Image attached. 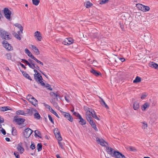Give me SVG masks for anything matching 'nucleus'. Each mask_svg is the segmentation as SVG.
Masks as SVG:
<instances>
[{
    "label": "nucleus",
    "mask_w": 158,
    "mask_h": 158,
    "mask_svg": "<svg viewBox=\"0 0 158 158\" xmlns=\"http://www.w3.org/2000/svg\"><path fill=\"white\" fill-rule=\"evenodd\" d=\"M28 61L29 62V64H30L31 65V66H29V67L32 69H35V64L34 63V61L33 60H32L29 59H28Z\"/></svg>",
    "instance_id": "obj_19"
},
{
    "label": "nucleus",
    "mask_w": 158,
    "mask_h": 158,
    "mask_svg": "<svg viewBox=\"0 0 158 158\" xmlns=\"http://www.w3.org/2000/svg\"><path fill=\"white\" fill-rule=\"evenodd\" d=\"M33 97L31 95H28L27 97V98L30 102Z\"/></svg>",
    "instance_id": "obj_47"
},
{
    "label": "nucleus",
    "mask_w": 158,
    "mask_h": 158,
    "mask_svg": "<svg viewBox=\"0 0 158 158\" xmlns=\"http://www.w3.org/2000/svg\"><path fill=\"white\" fill-rule=\"evenodd\" d=\"M33 60L35 61L38 63L40 64L41 65H43L44 64L43 63L38 60L37 59H36L35 57Z\"/></svg>",
    "instance_id": "obj_50"
},
{
    "label": "nucleus",
    "mask_w": 158,
    "mask_h": 158,
    "mask_svg": "<svg viewBox=\"0 0 158 158\" xmlns=\"http://www.w3.org/2000/svg\"><path fill=\"white\" fill-rule=\"evenodd\" d=\"M129 151L131 152H136L137 151L136 149L134 147L132 146H129Z\"/></svg>",
    "instance_id": "obj_41"
},
{
    "label": "nucleus",
    "mask_w": 158,
    "mask_h": 158,
    "mask_svg": "<svg viewBox=\"0 0 158 158\" xmlns=\"http://www.w3.org/2000/svg\"><path fill=\"white\" fill-rule=\"evenodd\" d=\"M37 149L38 152H40L42 150V145L41 143H38L37 146Z\"/></svg>",
    "instance_id": "obj_40"
},
{
    "label": "nucleus",
    "mask_w": 158,
    "mask_h": 158,
    "mask_svg": "<svg viewBox=\"0 0 158 158\" xmlns=\"http://www.w3.org/2000/svg\"><path fill=\"white\" fill-rule=\"evenodd\" d=\"M101 104L103 106H104L105 108H106L107 109H108L109 108V107L106 104L105 101L103 100L102 99H101V101L100 102Z\"/></svg>",
    "instance_id": "obj_30"
},
{
    "label": "nucleus",
    "mask_w": 158,
    "mask_h": 158,
    "mask_svg": "<svg viewBox=\"0 0 158 158\" xmlns=\"http://www.w3.org/2000/svg\"><path fill=\"white\" fill-rule=\"evenodd\" d=\"M14 155L16 158H20V156L19 155V153L18 152H14Z\"/></svg>",
    "instance_id": "obj_57"
},
{
    "label": "nucleus",
    "mask_w": 158,
    "mask_h": 158,
    "mask_svg": "<svg viewBox=\"0 0 158 158\" xmlns=\"http://www.w3.org/2000/svg\"><path fill=\"white\" fill-rule=\"evenodd\" d=\"M60 111L67 120L70 122H72L73 121V118L72 116L69 113L61 110Z\"/></svg>",
    "instance_id": "obj_4"
},
{
    "label": "nucleus",
    "mask_w": 158,
    "mask_h": 158,
    "mask_svg": "<svg viewBox=\"0 0 158 158\" xmlns=\"http://www.w3.org/2000/svg\"><path fill=\"white\" fill-rule=\"evenodd\" d=\"M150 9V8L149 6L143 5L142 11L144 12H146L149 11Z\"/></svg>",
    "instance_id": "obj_34"
},
{
    "label": "nucleus",
    "mask_w": 158,
    "mask_h": 158,
    "mask_svg": "<svg viewBox=\"0 0 158 158\" xmlns=\"http://www.w3.org/2000/svg\"><path fill=\"white\" fill-rule=\"evenodd\" d=\"M22 60L25 62L27 65H28V66H31L29 62H28L27 60L24 59H22Z\"/></svg>",
    "instance_id": "obj_56"
},
{
    "label": "nucleus",
    "mask_w": 158,
    "mask_h": 158,
    "mask_svg": "<svg viewBox=\"0 0 158 158\" xmlns=\"http://www.w3.org/2000/svg\"><path fill=\"white\" fill-rule=\"evenodd\" d=\"M43 104L45 107L47 109H48L50 110L52 108L49 105L45 104V103H43Z\"/></svg>",
    "instance_id": "obj_52"
},
{
    "label": "nucleus",
    "mask_w": 158,
    "mask_h": 158,
    "mask_svg": "<svg viewBox=\"0 0 158 158\" xmlns=\"http://www.w3.org/2000/svg\"><path fill=\"white\" fill-rule=\"evenodd\" d=\"M79 118L80 120L79 123L81 125L83 126L86 124V122L85 120L83 119L81 116Z\"/></svg>",
    "instance_id": "obj_22"
},
{
    "label": "nucleus",
    "mask_w": 158,
    "mask_h": 158,
    "mask_svg": "<svg viewBox=\"0 0 158 158\" xmlns=\"http://www.w3.org/2000/svg\"><path fill=\"white\" fill-rule=\"evenodd\" d=\"M58 143L59 146L62 149H64V148L63 147V145H62V143L60 141H58Z\"/></svg>",
    "instance_id": "obj_61"
},
{
    "label": "nucleus",
    "mask_w": 158,
    "mask_h": 158,
    "mask_svg": "<svg viewBox=\"0 0 158 158\" xmlns=\"http://www.w3.org/2000/svg\"><path fill=\"white\" fill-rule=\"evenodd\" d=\"M149 106L148 103L147 102L145 103L144 104L141 106V109L143 111L145 110Z\"/></svg>",
    "instance_id": "obj_32"
},
{
    "label": "nucleus",
    "mask_w": 158,
    "mask_h": 158,
    "mask_svg": "<svg viewBox=\"0 0 158 158\" xmlns=\"http://www.w3.org/2000/svg\"><path fill=\"white\" fill-rule=\"evenodd\" d=\"M13 34L17 39L19 40H21V38L20 36V35H19V34H17V33L16 32H14Z\"/></svg>",
    "instance_id": "obj_35"
},
{
    "label": "nucleus",
    "mask_w": 158,
    "mask_h": 158,
    "mask_svg": "<svg viewBox=\"0 0 158 158\" xmlns=\"http://www.w3.org/2000/svg\"><path fill=\"white\" fill-rule=\"evenodd\" d=\"M73 40L71 38H67L63 42V44L65 45H70L73 43Z\"/></svg>",
    "instance_id": "obj_9"
},
{
    "label": "nucleus",
    "mask_w": 158,
    "mask_h": 158,
    "mask_svg": "<svg viewBox=\"0 0 158 158\" xmlns=\"http://www.w3.org/2000/svg\"><path fill=\"white\" fill-rule=\"evenodd\" d=\"M136 7L137 8H138V9L139 10H140L142 11L143 7V5L142 4H139V3L137 4H136Z\"/></svg>",
    "instance_id": "obj_39"
},
{
    "label": "nucleus",
    "mask_w": 158,
    "mask_h": 158,
    "mask_svg": "<svg viewBox=\"0 0 158 158\" xmlns=\"http://www.w3.org/2000/svg\"><path fill=\"white\" fill-rule=\"evenodd\" d=\"M86 117L88 122L93 120L90 113H86Z\"/></svg>",
    "instance_id": "obj_26"
},
{
    "label": "nucleus",
    "mask_w": 158,
    "mask_h": 158,
    "mask_svg": "<svg viewBox=\"0 0 158 158\" xmlns=\"http://www.w3.org/2000/svg\"><path fill=\"white\" fill-rule=\"evenodd\" d=\"M55 135L56 138L59 141H61L62 140V138L60 135V133H57Z\"/></svg>",
    "instance_id": "obj_33"
},
{
    "label": "nucleus",
    "mask_w": 158,
    "mask_h": 158,
    "mask_svg": "<svg viewBox=\"0 0 158 158\" xmlns=\"http://www.w3.org/2000/svg\"><path fill=\"white\" fill-rule=\"evenodd\" d=\"M22 73L23 75L26 78H27L28 79L31 81L32 79L30 76L26 73V72H22Z\"/></svg>",
    "instance_id": "obj_27"
},
{
    "label": "nucleus",
    "mask_w": 158,
    "mask_h": 158,
    "mask_svg": "<svg viewBox=\"0 0 158 158\" xmlns=\"http://www.w3.org/2000/svg\"><path fill=\"white\" fill-rule=\"evenodd\" d=\"M141 81V78L140 77L137 76L135 79L133 81V82L134 83H137Z\"/></svg>",
    "instance_id": "obj_29"
},
{
    "label": "nucleus",
    "mask_w": 158,
    "mask_h": 158,
    "mask_svg": "<svg viewBox=\"0 0 158 158\" xmlns=\"http://www.w3.org/2000/svg\"><path fill=\"white\" fill-rule=\"evenodd\" d=\"M71 111L73 113V114L75 116L77 117H78V118H79L81 116V115L78 113L74 111V110H72Z\"/></svg>",
    "instance_id": "obj_38"
},
{
    "label": "nucleus",
    "mask_w": 158,
    "mask_h": 158,
    "mask_svg": "<svg viewBox=\"0 0 158 158\" xmlns=\"http://www.w3.org/2000/svg\"><path fill=\"white\" fill-rule=\"evenodd\" d=\"M35 135H36L40 138H41V137L40 136V135H41L40 133L38 130H36L35 131Z\"/></svg>",
    "instance_id": "obj_46"
},
{
    "label": "nucleus",
    "mask_w": 158,
    "mask_h": 158,
    "mask_svg": "<svg viewBox=\"0 0 158 158\" xmlns=\"http://www.w3.org/2000/svg\"><path fill=\"white\" fill-rule=\"evenodd\" d=\"M106 150L108 153L113 156L114 154V152L115 151L112 148L110 147H107Z\"/></svg>",
    "instance_id": "obj_13"
},
{
    "label": "nucleus",
    "mask_w": 158,
    "mask_h": 158,
    "mask_svg": "<svg viewBox=\"0 0 158 158\" xmlns=\"http://www.w3.org/2000/svg\"><path fill=\"white\" fill-rule=\"evenodd\" d=\"M14 25L19 29L22 34L23 33V27L20 24L17 23L15 24Z\"/></svg>",
    "instance_id": "obj_24"
},
{
    "label": "nucleus",
    "mask_w": 158,
    "mask_h": 158,
    "mask_svg": "<svg viewBox=\"0 0 158 158\" xmlns=\"http://www.w3.org/2000/svg\"><path fill=\"white\" fill-rule=\"evenodd\" d=\"M34 113H35L34 114V118L37 119H40L41 117L38 112L36 110V111H35Z\"/></svg>",
    "instance_id": "obj_25"
},
{
    "label": "nucleus",
    "mask_w": 158,
    "mask_h": 158,
    "mask_svg": "<svg viewBox=\"0 0 158 158\" xmlns=\"http://www.w3.org/2000/svg\"><path fill=\"white\" fill-rule=\"evenodd\" d=\"M35 144L34 143H32V142L31 143V144L30 146V148L32 149L33 150L35 149Z\"/></svg>",
    "instance_id": "obj_55"
},
{
    "label": "nucleus",
    "mask_w": 158,
    "mask_h": 158,
    "mask_svg": "<svg viewBox=\"0 0 158 158\" xmlns=\"http://www.w3.org/2000/svg\"><path fill=\"white\" fill-rule=\"evenodd\" d=\"M36 110L33 108H30V109H27V114H28L29 115H31L35 111H36Z\"/></svg>",
    "instance_id": "obj_15"
},
{
    "label": "nucleus",
    "mask_w": 158,
    "mask_h": 158,
    "mask_svg": "<svg viewBox=\"0 0 158 158\" xmlns=\"http://www.w3.org/2000/svg\"><path fill=\"white\" fill-rule=\"evenodd\" d=\"M139 107V103L137 101H135L133 103V107L135 110H138Z\"/></svg>",
    "instance_id": "obj_14"
},
{
    "label": "nucleus",
    "mask_w": 158,
    "mask_h": 158,
    "mask_svg": "<svg viewBox=\"0 0 158 158\" xmlns=\"http://www.w3.org/2000/svg\"><path fill=\"white\" fill-rule=\"evenodd\" d=\"M40 0H32L33 4L35 6H37L39 4Z\"/></svg>",
    "instance_id": "obj_42"
},
{
    "label": "nucleus",
    "mask_w": 158,
    "mask_h": 158,
    "mask_svg": "<svg viewBox=\"0 0 158 158\" xmlns=\"http://www.w3.org/2000/svg\"><path fill=\"white\" fill-rule=\"evenodd\" d=\"M48 118L49 119V120L51 122L54 124V121L53 119H52V116L50 114H48Z\"/></svg>",
    "instance_id": "obj_51"
},
{
    "label": "nucleus",
    "mask_w": 158,
    "mask_h": 158,
    "mask_svg": "<svg viewBox=\"0 0 158 158\" xmlns=\"http://www.w3.org/2000/svg\"><path fill=\"white\" fill-rule=\"evenodd\" d=\"M147 96V94H146L145 93H144L142 95L141 98L142 99H144Z\"/></svg>",
    "instance_id": "obj_54"
},
{
    "label": "nucleus",
    "mask_w": 158,
    "mask_h": 158,
    "mask_svg": "<svg viewBox=\"0 0 158 158\" xmlns=\"http://www.w3.org/2000/svg\"><path fill=\"white\" fill-rule=\"evenodd\" d=\"M27 55L29 57H30L31 59H32L33 60L35 58V57L31 53V52H30V54H28Z\"/></svg>",
    "instance_id": "obj_59"
},
{
    "label": "nucleus",
    "mask_w": 158,
    "mask_h": 158,
    "mask_svg": "<svg viewBox=\"0 0 158 158\" xmlns=\"http://www.w3.org/2000/svg\"><path fill=\"white\" fill-rule=\"evenodd\" d=\"M0 131L2 132L3 135H5L6 134V131L3 128H2L1 129H0Z\"/></svg>",
    "instance_id": "obj_60"
},
{
    "label": "nucleus",
    "mask_w": 158,
    "mask_h": 158,
    "mask_svg": "<svg viewBox=\"0 0 158 158\" xmlns=\"http://www.w3.org/2000/svg\"><path fill=\"white\" fill-rule=\"evenodd\" d=\"M30 51L28 50L27 48H26L25 50V53L27 54H30Z\"/></svg>",
    "instance_id": "obj_62"
},
{
    "label": "nucleus",
    "mask_w": 158,
    "mask_h": 158,
    "mask_svg": "<svg viewBox=\"0 0 158 158\" xmlns=\"http://www.w3.org/2000/svg\"><path fill=\"white\" fill-rule=\"evenodd\" d=\"M84 109L86 112V113H90L91 111L93 110L92 109L89 108L87 106H84Z\"/></svg>",
    "instance_id": "obj_28"
},
{
    "label": "nucleus",
    "mask_w": 158,
    "mask_h": 158,
    "mask_svg": "<svg viewBox=\"0 0 158 158\" xmlns=\"http://www.w3.org/2000/svg\"><path fill=\"white\" fill-rule=\"evenodd\" d=\"M112 157L115 158H125V156L123 155L116 151L114 152V154Z\"/></svg>",
    "instance_id": "obj_7"
},
{
    "label": "nucleus",
    "mask_w": 158,
    "mask_h": 158,
    "mask_svg": "<svg viewBox=\"0 0 158 158\" xmlns=\"http://www.w3.org/2000/svg\"><path fill=\"white\" fill-rule=\"evenodd\" d=\"M109 0H102L99 2V4H104L108 2Z\"/></svg>",
    "instance_id": "obj_48"
},
{
    "label": "nucleus",
    "mask_w": 158,
    "mask_h": 158,
    "mask_svg": "<svg viewBox=\"0 0 158 158\" xmlns=\"http://www.w3.org/2000/svg\"><path fill=\"white\" fill-rule=\"evenodd\" d=\"M14 121L17 124L19 125H21L22 126L20 128H22L25 126V125L23 123L25 121V119L19 117L17 115L15 116L14 117Z\"/></svg>",
    "instance_id": "obj_3"
},
{
    "label": "nucleus",
    "mask_w": 158,
    "mask_h": 158,
    "mask_svg": "<svg viewBox=\"0 0 158 158\" xmlns=\"http://www.w3.org/2000/svg\"><path fill=\"white\" fill-rule=\"evenodd\" d=\"M90 114H91V115H92V117L93 118H94L98 120H100V119L99 118H98V116H97V115H96V112H95V111L94 110H93L92 111H91V112Z\"/></svg>",
    "instance_id": "obj_21"
},
{
    "label": "nucleus",
    "mask_w": 158,
    "mask_h": 158,
    "mask_svg": "<svg viewBox=\"0 0 158 158\" xmlns=\"http://www.w3.org/2000/svg\"><path fill=\"white\" fill-rule=\"evenodd\" d=\"M30 102L34 106H36L38 105V102L34 97L33 98Z\"/></svg>",
    "instance_id": "obj_20"
},
{
    "label": "nucleus",
    "mask_w": 158,
    "mask_h": 158,
    "mask_svg": "<svg viewBox=\"0 0 158 158\" xmlns=\"http://www.w3.org/2000/svg\"><path fill=\"white\" fill-rule=\"evenodd\" d=\"M89 124L91 125L92 127L96 131H98L96 125L95 123L93 121V120L89 122Z\"/></svg>",
    "instance_id": "obj_18"
},
{
    "label": "nucleus",
    "mask_w": 158,
    "mask_h": 158,
    "mask_svg": "<svg viewBox=\"0 0 158 158\" xmlns=\"http://www.w3.org/2000/svg\"><path fill=\"white\" fill-rule=\"evenodd\" d=\"M16 114L17 115H22L24 116H26L27 114L24 113L23 110H19L16 112Z\"/></svg>",
    "instance_id": "obj_23"
},
{
    "label": "nucleus",
    "mask_w": 158,
    "mask_h": 158,
    "mask_svg": "<svg viewBox=\"0 0 158 158\" xmlns=\"http://www.w3.org/2000/svg\"><path fill=\"white\" fill-rule=\"evenodd\" d=\"M4 12L5 17L9 20H10L11 12L8 8H5L4 10Z\"/></svg>",
    "instance_id": "obj_6"
},
{
    "label": "nucleus",
    "mask_w": 158,
    "mask_h": 158,
    "mask_svg": "<svg viewBox=\"0 0 158 158\" xmlns=\"http://www.w3.org/2000/svg\"><path fill=\"white\" fill-rule=\"evenodd\" d=\"M0 110L2 111H5L10 110L7 106H3L0 107Z\"/></svg>",
    "instance_id": "obj_37"
},
{
    "label": "nucleus",
    "mask_w": 158,
    "mask_h": 158,
    "mask_svg": "<svg viewBox=\"0 0 158 158\" xmlns=\"http://www.w3.org/2000/svg\"><path fill=\"white\" fill-rule=\"evenodd\" d=\"M3 47L8 50H11L13 49V47L11 45L9 44L6 41H4L2 43Z\"/></svg>",
    "instance_id": "obj_8"
},
{
    "label": "nucleus",
    "mask_w": 158,
    "mask_h": 158,
    "mask_svg": "<svg viewBox=\"0 0 158 158\" xmlns=\"http://www.w3.org/2000/svg\"><path fill=\"white\" fill-rule=\"evenodd\" d=\"M0 33L1 37L6 40H9L11 39V35L3 29H0Z\"/></svg>",
    "instance_id": "obj_1"
},
{
    "label": "nucleus",
    "mask_w": 158,
    "mask_h": 158,
    "mask_svg": "<svg viewBox=\"0 0 158 158\" xmlns=\"http://www.w3.org/2000/svg\"><path fill=\"white\" fill-rule=\"evenodd\" d=\"M17 148L21 154H22L24 152V149L22 146V143H20L18 144Z\"/></svg>",
    "instance_id": "obj_12"
},
{
    "label": "nucleus",
    "mask_w": 158,
    "mask_h": 158,
    "mask_svg": "<svg viewBox=\"0 0 158 158\" xmlns=\"http://www.w3.org/2000/svg\"><path fill=\"white\" fill-rule=\"evenodd\" d=\"M44 86H45L48 89L50 90H52V88L50 87V85L49 84H47L46 85H45Z\"/></svg>",
    "instance_id": "obj_58"
},
{
    "label": "nucleus",
    "mask_w": 158,
    "mask_h": 158,
    "mask_svg": "<svg viewBox=\"0 0 158 158\" xmlns=\"http://www.w3.org/2000/svg\"><path fill=\"white\" fill-rule=\"evenodd\" d=\"M17 131L15 127H13L12 128V134L14 136L17 135Z\"/></svg>",
    "instance_id": "obj_36"
},
{
    "label": "nucleus",
    "mask_w": 158,
    "mask_h": 158,
    "mask_svg": "<svg viewBox=\"0 0 158 158\" xmlns=\"http://www.w3.org/2000/svg\"><path fill=\"white\" fill-rule=\"evenodd\" d=\"M69 97L67 96H65L64 97V98L65 100L67 102H69Z\"/></svg>",
    "instance_id": "obj_64"
},
{
    "label": "nucleus",
    "mask_w": 158,
    "mask_h": 158,
    "mask_svg": "<svg viewBox=\"0 0 158 158\" xmlns=\"http://www.w3.org/2000/svg\"><path fill=\"white\" fill-rule=\"evenodd\" d=\"M149 65L152 68H154L155 69H158V64L154 62L150 63L149 64Z\"/></svg>",
    "instance_id": "obj_17"
},
{
    "label": "nucleus",
    "mask_w": 158,
    "mask_h": 158,
    "mask_svg": "<svg viewBox=\"0 0 158 158\" xmlns=\"http://www.w3.org/2000/svg\"><path fill=\"white\" fill-rule=\"evenodd\" d=\"M33 131L29 128L26 129L23 132V135L26 138H28L31 134Z\"/></svg>",
    "instance_id": "obj_5"
},
{
    "label": "nucleus",
    "mask_w": 158,
    "mask_h": 158,
    "mask_svg": "<svg viewBox=\"0 0 158 158\" xmlns=\"http://www.w3.org/2000/svg\"><path fill=\"white\" fill-rule=\"evenodd\" d=\"M6 58L8 60H11L12 58V55L10 53H6Z\"/></svg>",
    "instance_id": "obj_44"
},
{
    "label": "nucleus",
    "mask_w": 158,
    "mask_h": 158,
    "mask_svg": "<svg viewBox=\"0 0 158 158\" xmlns=\"http://www.w3.org/2000/svg\"><path fill=\"white\" fill-rule=\"evenodd\" d=\"M85 5L86 8H90L93 5V4L89 1H87L85 3Z\"/></svg>",
    "instance_id": "obj_31"
},
{
    "label": "nucleus",
    "mask_w": 158,
    "mask_h": 158,
    "mask_svg": "<svg viewBox=\"0 0 158 158\" xmlns=\"http://www.w3.org/2000/svg\"><path fill=\"white\" fill-rule=\"evenodd\" d=\"M96 141L98 143L100 144L102 146H106L105 144H107V143L103 139H101L97 137L96 138Z\"/></svg>",
    "instance_id": "obj_11"
},
{
    "label": "nucleus",
    "mask_w": 158,
    "mask_h": 158,
    "mask_svg": "<svg viewBox=\"0 0 158 158\" xmlns=\"http://www.w3.org/2000/svg\"><path fill=\"white\" fill-rule=\"evenodd\" d=\"M54 132L55 134H56L57 133H60V132L59 131L58 129L57 128H55L54 130Z\"/></svg>",
    "instance_id": "obj_49"
},
{
    "label": "nucleus",
    "mask_w": 158,
    "mask_h": 158,
    "mask_svg": "<svg viewBox=\"0 0 158 158\" xmlns=\"http://www.w3.org/2000/svg\"><path fill=\"white\" fill-rule=\"evenodd\" d=\"M34 36L36 38L37 41H40L42 40V38L39 31H36L34 33Z\"/></svg>",
    "instance_id": "obj_10"
},
{
    "label": "nucleus",
    "mask_w": 158,
    "mask_h": 158,
    "mask_svg": "<svg viewBox=\"0 0 158 158\" xmlns=\"http://www.w3.org/2000/svg\"><path fill=\"white\" fill-rule=\"evenodd\" d=\"M142 123L144 124V125L142 126V128L144 129L147 128L148 127V125L147 123L144 122Z\"/></svg>",
    "instance_id": "obj_53"
},
{
    "label": "nucleus",
    "mask_w": 158,
    "mask_h": 158,
    "mask_svg": "<svg viewBox=\"0 0 158 158\" xmlns=\"http://www.w3.org/2000/svg\"><path fill=\"white\" fill-rule=\"evenodd\" d=\"M51 94L52 96L53 95L55 97H57L58 96V94L55 93H54L53 92H51Z\"/></svg>",
    "instance_id": "obj_63"
},
{
    "label": "nucleus",
    "mask_w": 158,
    "mask_h": 158,
    "mask_svg": "<svg viewBox=\"0 0 158 158\" xmlns=\"http://www.w3.org/2000/svg\"><path fill=\"white\" fill-rule=\"evenodd\" d=\"M90 72L96 77L102 76V74L100 72H98L93 69L90 70Z\"/></svg>",
    "instance_id": "obj_16"
},
{
    "label": "nucleus",
    "mask_w": 158,
    "mask_h": 158,
    "mask_svg": "<svg viewBox=\"0 0 158 158\" xmlns=\"http://www.w3.org/2000/svg\"><path fill=\"white\" fill-rule=\"evenodd\" d=\"M34 76L35 79L37 82L42 86H44L45 85V84L42 81L43 78L40 73H35Z\"/></svg>",
    "instance_id": "obj_2"
},
{
    "label": "nucleus",
    "mask_w": 158,
    "mask_h": 158,
    "mask_svg": "<svg viewBox=\"0 0 158 158\" xmlns=\"http://www.w3.org/2000/svg\"><path fill=\"white\" fill-rule=\"evenodd\" d=\"M33 51L36 55H38L40 54V52L39 51L38 49L36 47L33 50Z\"/></svg>",
    "instance_id": "obj_43"
},
{
    "label": "nucleus",
    "mask_w": 158,
    "mask_h": 158,
    "mask_svg": "<svg viewBox=\"0 0 158 158\" xmlns=\"http://www.w3.org/2000/svg\"><path fill=\"white\" fill-rule=\"evenodd\" d=\"M51 112L53 114H54L58 118H60V117L57 113L52 108H51Z\"/></svg>",
    "instance_id": "obj_45"
}]
</instances>
